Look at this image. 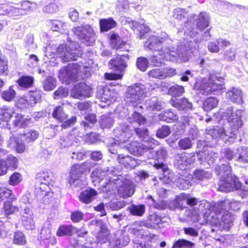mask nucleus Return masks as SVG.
<instances>
[{
    "label": "nucleus",
    "mask_w": 248,
    "mask_h": 248,
    "mask_svg": "<svg viewBox=\"0 0 248 248\" xmlns=\"http://www.w3.org/2000/svg\"><path fill=\"white\" fill-rule=\"evenodd\" d=\"M244 114V109H234L232 106L221 108L216 114L217 121L221 125L229 124L230 129L226 131L223 126H213L206 129V135L215 142L222 140L225 143H233L244 125L242 117Z\"/></svg>",
    "instance_id": "nucleus-1"
},
{
    "label": "nucleus",
    "mask_w": 248,
    "mask_h": 248,
    "mask_svg": "<svg viewBox=\"0 0 248 248\" xmlns=\"http://www.w3.org/2000/svg\"><path fill=\"white\" fill-rule=\"evenodd\" d=\"M144 46L151 50L162 51L166 60L172 62L178 60L187 61V57L192 50L197 47L194 41H184L174 44L165 32L149 36L144 42Z\"/></svg>",
    "instance_id": "nucleus-2"
},
{
    "label": "nucleus",
    "mask_w": 248,
    "mask_h": 248,
    "mask_svg": "<svg viewBox=\"0 0 248 248\" xmlns=\"http://www.w3.org/2000/svg\"><path fill=\"white\" fill-rule=\"evenodd\" d=\"M225 78L219 74L212 75L209 78H195L194 83L191 85L198 94L207 95L213 94L219 95L224 92Z\"/></svg>",
    "instance_id": "nucleus-3"
},
{
    "label": "nucleus",
    "mask_w": 248,
    "mask_h": 248,
    "mask_svg": "<svg viewBox=\"0 0 248 248\" xmlns=\"http://www.w3.org/2000/svg\"><path fill=\"white\" fill-rule=\"evenodd\" d=\"M145 202L151 208L163 210L168 207L171 210H175L177 209L183 210L186 208V204H189L193 206L197 204V202L195 199L187 198L185 194L176 196L170 203L163 199L157 198L155 199L152 195H148L145 198Z\"/></svg>",
    "instance_id": "nucleus-4"
},
{
    "label": "nucleus",
    "mask_w": 248,
    "mask_h": 248,
    "mask_svg": "<svg viewBox=\"0 0 248 248\" xmlns=\"http://www.w3.org/2000/svg\"><path fill=\"white\" fill-rule=\"evenodd\" d=\"M233 204L231 203L229 200H221L217 202L216 206L215 213L217 217L220 219V224L225 229H229L233 225L234 216L229 212V210H236L239 208L237 207L236 209H233Z\"/></svg>",
    "instance_id": "nucleus-5"
},
{
    "label": "nucleus",
    "mask_w": 248,
    "mask_h": 248,
    "mask_svg": "<svg viewBox=\"0 0 248 248\" xmlns=\"http://www.w3.org/2000/svg\"><path fill=\"white\" fill-rule=\"evenodd\" d=\"M39 132L35 130H30L26 133L13 134L9 138V146L14 147L18 153H23L29 144L33 142L38 137Z\"/></svg>",
    "instance_id": "nucleus-6"
},
{
    "label": "nucleus",
    "mask_w": 248,
    "mask_h": 248,
    "mask_svg": "<svg viewBox=\"0 0 248 248\" xmlns=\"http://www.w3.org/2000/svg\"><path fill=\"white\" fill-rule=\"evenodd\" d=\"M57 54L63 62L78 61L80 66L86 63V60L83 58V52L79 48L70 46L66 43L61 44L56 48Z\"/></svg>",
    "instance_id": "nucleus-7"
},
{
    "label": "nucleus",
    "mask_w": 248,
    "mask_h": 248,
    "mask_svg": "<svg viewBox=\"0 0 248 248\" xmlns=\"http://www.w3.org/2000/svg\"><path fill=\"white\" fill-rule=\"evenodd\" d=\"M218 190L221 192H230L238 191L244 197L248 195V187L244 186L240 181L238 176L232 171L222 181L218 182Z\"/></svg>",
    "instance_id": "nucleus-8"
},
{
    "label": "nucleus",
    "mask_w": 248,
    "mask_h": 248,
    "mask_svg": "<svg viewBox=\"0 0 248 248\" xmlns=\"http://www.w3.org/2000/svg\"><path fill=\"white\" fill-rule=\"evenodd\" d=\"M130 57V55L127 53H121V52H116V57L109 61L108 66L111 69L118 71L119 73L111 74L106 73L105 78L106 79H122L124 73L127 67V62L129 60Z\"/></svg>",
    "instance_id": "nucleus-9"
},
{
    "label": "nucleus",
    "mask_w": 248,
    "mask_h": 248,
    "mask_svg": "<svg viewBox=\"0 0 248 248\" xmlns=\"http://www.w3.org/2000/svg\"><path fill=\"white\" fill-rule=\"evenodd\" d=\"M8 109H0V127L10 130L12 125L14 127L24 128L29 124L31 118H24L23 115L16 114L15 119L12 120L14 116Z\"/></svg>",
    "instance_id": "nucleus-10"
},
{
    "label": "nucleus",
    "mask_w": 248,
    "mask_h": 248,
    "mask_svg": "<svg viewBox=\"0 0 248 248\" xmlns=\"http://www.w3.org/2000/svg\"><path fill=\"white\" fill-rule=\"evenodd\" d=\"M80 67V64L77 62L68 63L63 66L59 71L58 78L60 80L67 85L77 82L79 78Z\"/></svg>",
    "instance_id": "nucleus-11"
},
{
    "label": "nucleus",
    "mask_w": 248,
    "mask_h": 248,
    "mask_svg": "<svg viewBox=\"0 0 248 248\" xmlns=\"http://www.w3.org/2000/svg\"><path fill=\"white\" fill-rule=\"evenodd\" d=\"M146 93L145 86L140 83L127 87L124 98L125 104H128L130 106L136 105V100L139 101L143 99L146 96Z\"/></svg>",
    "instance_id": "nucleus-12"
},
{
    "label": "nucleus",
    "mask_w": 248,
    "mask_h": 248,
    "mask_svg": "<svg viewBox=\"0 0 248 248\" xmlns=\"http://www.w3.org/2000/svg\"><path fill=\"white\" fill-rule=\"evenodd\" d=\"M108 173V181L106 186L102 187V191L104 193H111L110 188V186L113 185H120L125 179L122 176V168L116 166L106 167Z\"/></svg>",
    "instance_id": "nucleus-13"
},
{
    "label": "nucleus",
    "mask_w": 248,
    "mask_h": 248,
    "mask_svg": "<svg viewBox=\"0 0 248 248\" xmlns=\"http://www.w3.org/2000/svg\"><path fill=\"white\" fill-rule=\"evenodd\" d=\"M73 32L82 43L87 46H92L95 40V34L93 28L88 24L74 27Z\"/></svg>",
    "instance_id": "nucleus-14"
},
{
    "label": "nucleus",
    "mask_w": 248,
    "mask_h": 248,
    "mask_svg": "<svg viewBox=\"0 0 248 248\" xmlns=\"http://www.w3.org/2000/svg\"><path fill=\"white\" fill-rule=\"evenodd\" d=\"M89 226H94L97 231L96 238L97 243L104 244L108 242L109 240L110 230L108 224L101 219H94L88 223Z\"/></svg>",
    "instance_id": "nucleus-15"
},
{
    "label": "nucleus",
    "mask_w": 248,
    "mask_h": 248,
    "mask_svg": "<svg viewBox=\"0 0 248 248\" xmlns=\"http://www.w3.org/2000/svg\"><path fill=\"white\" fill-rule=\"evenodd\" d=\"M55 181V177L53 172L45 170L36 174L35 192L38 193V189H49L52 186Z\"/></svg>",
    "instance_id": "nucleus-16"
},
{
    "label": "nucleus",
    "mask_w": 248,
    "mask_h": 248,
    "mask_svg": "<svg viewBox=\"0 0 248 248\" xmlns=\"http://www.w3.org/2000/svg\"><path fill=\"white\" fill-rule=\"evenodd\" d=\"M154 167L158 171V179L166 185L173 184L176 174L164 162H154Z\"/></svg>",
    "instance_id": "nucleus-17"
},
{
    "label": "nucleus",
    "mask_w": 248,
    "mask_h": 248,
    "mask_svg": "<svg viewBox=\"0 0 248 248\" xmlns=\"http://www.w3.org/2000/svg\"><path fill=\"white\" fill-rule=\"evenodd\" d=\"M92 87L84 82H80L74 85L71 89V96L78 99H84L92 96L93 94Z\"/></svg>",
    "instance_id": "nucleus-18"
},
{
    "label": "nucleus",
    "mask_w": 248,
    "mask_h": 248,
    "mask_svg": "<svg viewBox=\"0 0 248 248\" xmlns=\"http://www.w3.org/2000/svg\"><path fill=\"white\" fill-rule=\"evenodd\" d=\"M132 131L126 124H121L113 130L114 139L117 142L125 145L129 142L131 139Z\"/></svg>",
    "instance_id": "nucleus-19"
},
{
    "label": "nucleus",
    "mask_w": 248,
    "mask_h": 248,
    "mask_svg": "<svg viewBox=\"0 0 248 248\" xmlns=\"http://www.w3.org/2000/svg\"><path fill=\"white\" fill-rule=\"evenodd\" d=\"M167 217L164 214L155 212L148 215L144 221L141 222V226L147 228L158 230L161 229L163 223L166 222Z\"/></svg>",
    "instance_id": "nucleus-20"
},
{
    "label": "nucleus",
    "mask_w": 248,
    "mask_h": 248,
    "mask_svg": "<svg viewBox=\"0 0 248 248\" xmlns=\"http://www.w3.org/2000/svg\"><path fill=\"white\" fill-rule=\"evenodd\" d=\"M189 24L196 25L201 31L207 29L210 25V19L208 13L205 12H201L198 16L194 14L189 16Z\"/></svg>",
    "instance_id": "nucleus-21"
},
{
    "label": "nucleus",
    "mask_w": 248,
    "mask_h": 248,
    "mask_svg": "<svg viewBox=\"0 0 248 248\" xmlns=\"http://www.w3.org/2000/svg\"><path fill=\"white\" fill-rule=\"evenodd\" d=\"M170 102L180 114H188L194 109L192 103L186 97L171 98Z\"/></svg>",
    "instance_id": "nucleus-22"
},
{
    "label": "nucleus",
    "mask_w": 248,
    "mask_h": 248,
    "mask_svg": "<svg viewBox=\"0 0 248 248\" xmlns=\"http://www.w3.org/2000/svg\"><path fill=\"white\" fill-rule=\"evenodd\" d=\"M19 164L18 159L10 154L5 158L0 160V176L5 174L8 170L13 171L16 169Z\"/></svg>",
    "instance_id": "nucleus-23"
},
{
    "label": "nucleus",
    "mask_w": 248,
    "mask_h": 248,
    "mask_svg": "<svg viewBox=\"0 0 248 248\" xmlns=\"http://www.w3.org/2000/svg\"><path fill=\"white\" fill-rule=\"evenodd\" d=\"M108 39L111 47L116 49V52H128L126 41L122 39L118 33L111 31L108 35Z\"/></svg>",
    "instance_id": "nucleus-24"
},
{
    "label": "nucleus",
    "mask_w": 248,
    "mask_h": 248,
    "mask_svg": "<svg viewBox=\"0 0 248 248\" xmlns=\"http://www.w3.org/2000/svg\"><path fill=\"white\" fill-rule=\"evenodd\" d=\"M98 195V192L96 189L87 187L80 192L78 199L82 203L87 205L93 202L97 199Z\"/></svg>",
    "instance_id": "nucleus-25"
},
{
    "label": "nucleus",
    "mask_w": 248,
    "mask_h": 248,
    "mask_svg": "<svg viewBox=\"0 0 248 248\" xmlns=\"http://www.w3.org/2000/svg\"><path fill=\"white\" fill-rule=\"evenodd\" d=\"M124 149L128 151L131 154L134 155L141 156L147 152L151 148L145 144L138 141H130L124 145Z\"/></svg>",
    "instance_id": "nucleus-26"
},
{
    "label": "nucleus",
    "mask_w": 248,
    "mask_h": 248,
    "mask_svg": "<svg viewBox=\"0 0 248 248\" xmlns=\"http://www.w3.org/2000/svg\"><path fill=\"white\" fill-rule=\"evenodd\" d=\"M190 25H191L190 24ZM192 25H190L189 27H187L184 31V35L185 38L183 40V41H181L180 42H184V41H187L189 42H195L197 45V47L196 49L192 50V52L189 53V55H188L187 57V60H188L189 58L192 56V55H194V53L198 51L199 48V45L197 38H194L199 34V29L195 26H192Z\"/></svg>",
    "instance_id": "nucleus-27"
},
{
    "label": "nucleus",
    "mask_w": 248,
    "mask_h": 248,
    "mask_svg": "<svg viewBox=\"0 0 248 248\" xmlns=\"http://www.w3.org/2000/svg\"><path fill=\"white\" fill-rule=\"evenodd\" d=\"M199 163L204 166L213 165L218 158V154L211 150L198 153Z\"/></svg>",
    "instance_id": "nucleus-28"
},
{
    "label": "nucleus",
    "mask_w": 248,
    "mask_h": 248,
    "mask_svg": "<svg viewBox=\"0 0 248 248\" xmlns=\"http://www.w3.org/2000/svg\"><path fill=\"white\" fill-rule=\"evenodd\" d=\"M108 173L106 167L104 168H98L94 170L91 174L92 183L94 186H96L104 180L102 187L106 186L107 181H108Z\"/></svg>",
    "instance_id": "nucleus-29"
},
{
    "label": "nucleus",
    "mask_w": 248,
    "mask_h": 248,
    "mask_svg": "<svg viewBox=\"0 0 248 248\" xmlns=\"http://www.w3.org/2000/svg\"><path fill=\"white\" fill-rule=\"evenodd\" d=\"M225 96L228 101L234 104L241 105L243 103V91L239 88L235 87L230 88L226 92Z\"/></svg>",
    "instance_id": "nucleus-30"
},
{
    "label": "nucleus",
    "mask_w": 248,
    "mask_h": 248,
    "mask_svg": "<svg viewBox=\"0 0 248 248\" xmlns=\"http://www.w3.org/2000/svg\"><path fill=\"white\" fill-rule=\"evenodd\" d=\"M115 187H118V192L124 199L131 197L135 192V185L133 182L123 180L120 185H116Z\"/></svg>",
    "instance_id": "nucleus-31"
},
{
    "label": "nucleus",
    "mask_w": 248,
    "mask_h": 248,
    "mask_svg": "<svg viewBox=\"0 0 248 248\" xmlns=\"http://www.w3.org/2000/svg\"><path fill=\"white\" fill-rule=\"evenodd\" d=\"M174 178L173 184L180 189L186 190L188 189L193 184L191 174L185 176L180 173H176Z\"/></svg>",
    "instance_id": "nucleus-32"
},
{
    "label": "nucleus",
    "mask_w": 248,
    "mask_h": 248,
    "mask_svg": "<svg viewBox=\"0 0 248 248\" xmlns=\"http://www.w3.org/2000/svg\"><path fill=\"white\" fill-rule=\"evenodd\" d=\"M129 23L137 38L140 39L146 38L150 31V28L146 24H141L135 20H131Z\"/></svg>",
    "instance_id": "nucleus-33"
},
{
    "label": "nucleus",
    "mask_w": 248,
    "mask_h": 248,
    "mask_svg": "<svg viewBox=\"0 0 248 248\" xmlns=\"http://www.w3.org/2000/svg\"><path fill=\"white\" fill-rule=\"evenodd\" d=\"M118 163L120 165V168H124L126 170H131L134 169L137 165L136 159L128 155L119 154L116 158Z\"/></svg>",
    "instance_id": "nucleus-34"
},
{
    "label": "nucleus",
    "mask_w": 248,
    "mask_h": 248,
    "mask_svg": "<svg viewBox=\"0 0 248 248\" xmlns=\"http://www.w3.org/2000/svg\"><path fill=\"white\" fill-rule=\"evenodd\" d=\"M15 201H5L3 204L2 210L4 216L9 220H12L16 213L19 212L17 206L14 205Z\"/></svg>",
    "instance_id": "nucleus-35"
},
{
    "label": "nucleus",
    "mask_w": 248,
    "mask_h": 248,
    "mask_svg": "<svg viewBox=\"0 0 248 248\" xmlns=\"http://www.w3.org/2000/svg\"><path fill=\"white\" fill-rule=\"evenodd\" d=\"M215 174L219 176V181H222L232 171V168L229 163H220L216 165L213 170Z\"/></svg>",
    "instance_id": "nucleus-36"
},
{
    "label": "nucleus",
    "mask_w": 248,
    "mask_h": 248,
    "mask_svg": "<svg viewBox=\"0 0 248 248\" xmlns=\"http://www.w3.org/2000/svg\"><path fill=\"white\" fill-rule=\"evenodd\" d=\"M191 177L193 183L199 184L202 181L211 179L212 177V174L211 172L203 169H196L193 171Z\"/></svg>",
    "instance_id": "nucleus-37"
},
{
    "label": "nucleus",
    "mask_w": 248,
    "mask_h": 248,
    "mask_svg": "<svg viewBox=\"0 0 248 248\" xmlns=\"http://www.w3.org/2000/svg\"><path fill=\"white\" fill-rule=\"evenodd\" d=\"M141 224L138 227H135L134 225H131L127 230V232L129 234L135 236L137 238H142L147 237L148 239H153L156 237V235L153 233H149L148 234H145V231L142 228ZM135 240H139L135 239ZM135 240V239H134ZM134 242V240H133Z\"/></svg>",
    "instance_id": "nucleus-38"
},
{
    "label": "nucleus",
    "mask_w": 248,
    "mask_h": 248,
    "mask_svg": "<svg viewBox=\"0 0 248 248\" xmlns=\"http://www.w3.org/2000/svg\"><path fill=\"white\" fill-rule=\"evenodd\" d=\"M127 208V211L129 212L128 215H130V217H141L144 215L146 211L145 205L143 203H132Z\"/></svg>",
    "instance_id": "nucleus-39"
},
{
    "label": "nucleus",
    "mask_w": 248,
    "mask_h": 248,
    "mask_svg": "<svg viewBox=\"0 0 248 248\" xmlns=\"http://www.w3.org/2000/svg\"><path fill=\"white\" fill-rule=\"evenodd\" d=\"M113 94V92L107 86L98 88L97 92V95L101 101L106 103H110L115 100Z\"/></svg>",
    "instance_id": "nucleus-40"
},
{
    "label": "nucleus",
    "mask_w": 248,
    "mask_h": 248,
    "mask_svg": "<svg viewBox=\"0 0 248 248\" xmlns=\"http://www.w3.org/2000/svg\"><path fill=\"white\" fill-rule=\"evenodd\" d=\"M238 151L237 149L235 150L226 147L222 148L220 153V162L225 161L227 163L234 159H236Z\"/></svg>",
    "instance_id": "nucleus-41"
},
{
    "label": "nucleus",
    "mask_w": 248,
    "mask_h": 248,
    "mask_svg": "<svg viewBox=\"0 0 248 248\" xmlns=\"http://www.w3.org/2000/svg\"><path fill=\"white\" fill-rule=\"evenodd\" d=\"M151 155L154 158V162H164L168 155V152L166 148L163 146H159L156 148H152L150 151Z\"/></svg>",
    "instance_id": "nucleus-42"
},
{
    "label": "nucleus",
    "mask_w": 248,
    "mask_h": 248,
    "mask_svg": "<svg viewBox=\"0 0 248 248\" xmlns=\"http://www.w3.org/2000/svg\"><path fill=\"white\" fill-rule=\"evenodd\" d=\"M144 106L149 111H160L163 109L162 102L157 96L146 100Z\"/></svg>",
    "instance_id": "nucleus-43"
},
{
    "label": "nucleus",
    "mask_w": 248,
    "mask_h": 248,
    "mask_svg": "<svg viewBox=\"0 0 248 248\" xmlns=\"http://www.w3.org/2000/svg\"><path fill=\"white\" fill-rule=\"evenodd\" d=\"M87 170L88 168L84 164L74 165L69 172V179H80Z\"/></svg>",
    "instance_id": "nucleus-44"
},
{
    "label": "nucleus",
    "mask_w": 248,
    "mask_h": 248,
    "mask_svg": "<svg viewBox=\"0 0 248 248\" xmlns=\"http://www.w3.org/2000/svg\"><path fill=\"white\" fill-rule=\"evenodd\" d=\"M99 24L100 31L101 33L108 31L117 26V22L111 17L100 19Z\"/></svg>",
    "instance_id": "nucleus-45"
},
{
    "label": "nucleus",
    "mask_w": 248,
    "mask_h": 248,
    "mask_svg": "<svg viewBox=\"0 0 248 248\" xmlns=\"http://www.w3.org/2000/svg\"><path fill=\"white\" fill-rule=\"evenodd\" d=\"M34 78L32 76L23 75L16 81L18 88L20 90H27L33 86Z\"/></svg>",
    "instance_id": "nucleus-46"
},
{
    "label": "nucleus",
    "mask_w": 248,
    "mask_h": 248,
    "mask_svg": "<svg viewBox=\"0 0 248 248\" xmlns=\"http://www.w3.org/2000/svg\"><path fill=\"white\" fill-rule=\"evenodd\" d=\"M201 218L200 215L190 209H186L183 217H179V220L182 222L191 223L197 222Z\"/></svg>",
    "instance_id": "nucleus-47"
},
{
    "label": "nucleus",
    "mask_w": 248,
    "mask_h": 248,
    "mask_svg": "<svg viewBox=\"0 0 248 248\" xmlns=\"http://www.w3.org/2000/svg\"><path fill=\"white\" fill-rule=\"evenodd\" d=\"M77 231V228L69 224H63L59 226L56 235L59 237L72 236Z\"/></svg>",
    "instance_id": "nucleus-48"
},
{
    "label": "nucleus",
    "mask_w": 248,
    "mask_h": 248,
    "mask_svg": "<svg viewBox=\"0 0 248 248\" xmlns=\"http://www.w3.org/2000/svg\"><path fill=\"white\" fill-rule=\"evenodd\" d=\"M160 121L171 123L175 121L178 119V116L175 110L172 109L165 110L159 114L158 116Z\"/></svg>",
    "instance_id": "nucleus-49"
},
{
    "label": "nucleus",
    "mask_w": 248,
    "mask_h": 248,
    "mask_svg": "<svg viewBox=\"0 0 248 248\" xmlns=\"http://www.w3.org/2000/svg\"><path fill=\"white\" fill-rule=\"evenodd\" d=\"M106 147L108 153L114 155L116 156L119 155L118 154V149L119 148L124 149V147H125L122 143L117 142V141L113 138L108 140V142H106Z\"/></svg>",
    "instance_id": "nucleus-50"
},
{
    "label": "nucleus",
    "mask_w": 248,
    "mask_h": 248,
    "mask_svg": "<svg viewBox=\"0 0 248 248\" xmlns=\"http://www.w3.org/2000/svg\"><path fill=\"white\" fill-rule=\"evenodd\" d=\"M128 203L124 199H115L106 203V207L111 211H117L126 206Z\"/></svg>",
    "instance_id": "nucleus-51"
},
{
    "label": "nucleus",
    "mask_w": 248,
    "mask_h": 248,
    "mask_svg": "<svg viewBox=\"0 0 248 248\" xmlns=\"http://www.w3.org/2000/svg\"><path fill=\"white\" fill-rule=\"evenodd\" d=\"M218 102L217 97H209L202 102V107L204 111L209 112L217 107Z\"/></svg>",
    "instance_id": "nucleus-52"
},
{
    "label": "nucleus",
    "mask_w": 248,
    "mask_h": 248,
    "mask_svg": "<svg viewBox=\"0 0 248 248\" xmlns=\"http://www.w3.org/2000/svg\"><path fill=\"white\" fill-rule=\"evenodd\" d=\"M173 17L178 20H182L185 24V26H188L189 24V17H188L187 12L185 9L177 8L173 11Z\"/></svg>",
    "instance_id": "nucleus-53"
},
{
    "label": "nucleus",
    "mask_w": 248,
    "mask_h": 248,
    "mask_svg": "<svg viewBox=\"0 0 248 248\" xmlns=\"http://www.w3.org/2000/svg\"><path fill=\"white\" fill-rule=\"evenodd\" d=\"M84 121H82L81 125L86 129L92 128L97 121V116L95 113H88L84 116Z\"/></svg>",
    "instance_id": "nucleus-54"
},
{
    "label": "nucleus",
    "mask_w": 248,
    "mask_h": 248,
    "mask_svg": "<svg viewBox=\"0 0 248 248\" xmlns=\"http://www.w3.org/2000/svg\"><path fill=\"white\" fill-rule=\"evenodd\" d=\"M186 154H178L175 156L174 165L177 169L181 170H185L187 166Z\"/></svg>",
    "instance_id": "nucleus-55"
},
{
    "label": "nucleus",
    "mask_w": 248,
    "mask_h": 248,
    "mask_svg": "<svg viewBox=\"0 0 248 248\" xmlns=\"http://www.w3.org/2000/svg\"><path fill=\"white\" fill-rule=\"evenodd\" d=\"M16 199L12 190L6 187H0V202L5 201H16Z\"/></svg>",
    "instance_id": "nucleus-56"
},
{
    "label": "nucleus",
    "mask_w": 248,
    "mask_h": 248,
    "mask_svg": "<svg viewBox=\"0 0 248 248\" xmlns=\"http://www.w3.org/2000/svg\"><path fill=\"white\" fill-rule=\"evenodd\" d=\"M113 118L108 114L102 115L99 119V126L102 129L110 128L114 124Z\"/></svg>",
    "instance_id": "nucleus-57"
},
{
    "label": "nucleus",
    "mask_w": 248,
    "mask_h": 248,
    "mask_svg": "<svg viewBox=\"0 0 248 248\" xmlns=\"http://www.w3.org/2000/svg\"><path fill=\"white\" fill-rule=\"evenodd\" d=\"M150 65L149 60L145 57H139L136 59V68L141 72H144L146 71Z\"/></svg>",
    "instance_id": "nucleus-58"
},
{
    "label": "nucleus",
    "mask_w": 248,
    "mask_h": 248,
    "mask_svg": "<svg viewBox=\"0 0 248 248\" xmlns=\"http://www.w3.org/2000/svg\"><path fill=\"white\" fill-rule=\"evenodd\" d=\"M147 75L149 78L164 79L168 77V73L163 69L154 68L150 70Z\"/></svg>",
    "instance_id": "nucleus-59"
},
{
    "label": "nucleus",
    "mask_w": 248,
    "mask_h": 248,
    "mask_svg": "<svg viewBox=\"0 0 248 248\" xmlns=\"http://www.w3.org/2000/svg\"><path fill=\"white\" fill-rule=\"evenodd\" d=\"M185 92V88L182 85L174 84L168 88V94L172 96V98L181 96Z\"/></svg>",
    "instance_id": "nucleus-60"
},
{
    "label": "nucleus",
    "mask_w": 248,
    "mask_h": 248,
    "mask_svg": "<svg viewBox=\"0 0 248 248\" xmlns=\"http://www.w3.org/2000/svg\"><path fill=\"white\" fill-rule=\"evenodd\" d=\"M136 134L140 140L145 142H149L151 140L149 136V131L145 127H137L134 129Z\"/></svg>",
    "instance_id": "nucleus-61"
},
{
    "label": "nucleus",
    "mask_w": 248,
    "mask_h": 248,
    "mask_svg": "<svg viewBox=\"0 0 248 248\" xmlns=\"http://www.w3.org/2000/svg\"><path fill=\"white\" fill-rule=\"evenodd\" d=\"M13 243L19 246H24L27 243L26 237L23 232L17 231L14 232Z\"/></svg>",
    "instance_id": "nucleus-62"
},
{
    "label": "nucleus",
    "mask_w": 248,
    "mask_h": 248,
    "mask_svg": "<svg viewBox=\"0 0 248 248\" xmlns=\"http://www.w3.org/2000/svg\"><path fill=\"white\" fill-rule=\"evenodd\" d=\"M57 86V80L52 76H48L43 83L44 90L46 92L51 91Z\"/></svg>",
    "instance_id": "nucleus-63"
},
{
    "label": "nucleus",
    "mask_w": 248,
    "mask_h": 248,
    "mask_svg": "<svg viewBox=\"0 0 248 248\" xmlns=\"http://www.w3.org/2000/svg\"><path fill=\"white\" fill-rule=\"evenodd\" d=\"M41 92L40 91H36L31 92L30 95L27 97L26 99L28 101L30 107H32L41 101Z\"/></svg>",
    "instance_id": "nucleus-64"
}]
</instances>
